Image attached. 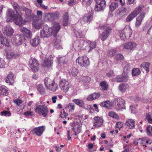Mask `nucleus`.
Returning <instances> with one entry per match:
<instances>
[{
  "label": "nucleus",
  "mask_w": 152,
  "mask_h": 152,
  "mask_svg": "<svg viewBox=\"0 0 152 152\" xmlns=\"http://www.w3.org/2000/svg\"><path fill=\"white\" fill-rule=\"evenodd\" d=\"M95 42L88 41L87 42L82 39L76 40L73 43V46L76 50H85L88 52H91L92 50L96 47Z\"/></svg>",
  "instance_id": "f03ea898"
},
{
  "label": "nucleus",
  "mask_w": 152,
  "mask_h": 152,
  "mask_svg": "<svg viewBox=\"0 0 152 152\" xmlns=\"http://www.w3.org/2000/svg\"><path fill=\"white\" fill-rule=\"evenodd\" d=\"M70 73L73 76H75L77 75L78 72V70L77 68L75 67H72L69 71Z\"/></svg>",
  "instance_id": "a19ab883"
},
{
  "label": "nucleus",
  "mask_w": 152,
  "mask_h": 152,
  "mask_svg": "<svg viewBox=\"0 0 152 152\" xmlns=\"http://www.w3.org/2000/svg\"><path fill=\"white\" fill-rule=\"evenodd\" d=\"M40 39L39 37L36 36L30 41V43L33 46H36L39 43Z\"/></svg>",
  "instance_id": "cd10ccee"
},
{
  "label": "nucleus",
  "mask_w": 152,
  "mask_h": 152,
  "mask_svg": "<svg viewBox=\"0 0 152 152\" xmlns=\"http://www.w3.org/2000/svg\"><path fill=\"white\" fill-rule=\"evenodd\" d=\"M148 138L147 137H144L142 138H139L138 139L139 142L140 144H142L143 146H146V145L145 144L146 143V142H147Z\"/></svg>",
  "instance_id": "8fccbe9b"
},
{
  "label": "nucleus",
  "mask_w": 152,
  "mask_h": 152,
  "mask_svg": "<svg viewBox=\"0 0 152 152\" xmlns=\"http://www.w3.org/2000/svg\"><path fill=\"white\" fill-rule=\"evenodd\" d=\"M100 96V94L99 93H94L89 95L87 98V99L88 101H92L93 100L98 99Z\"/></svg>",
  "instance_id": "c85d7f7f"
},
{
  "label": "nucleus",
  "mask_w": 152,
  "mask_h": 152,
  "mask_svg": "<svg viewBox=\"0 0 152 152\" xmlns=\"http://www.w3.org/2000/svg\"><path fill=\"white\" fill-rule=\"evenodd\" d=\"M28 65L33 72H36L38 71L39 64L38 61L35 59L31 58L29 61Z\"/></svg>",
  "instance_id": "6e6552de"
},
{
  "label": "nucleus",
  "mask_w": 152,
  "mask_h": 152,
  "mask_svg": "<svg viewBox=\"0 0 152 152\" xmlns=\"http://www.w3.org/2000/svg\"><path fill=\"white\" fill-rule=\"evenodd\" d=\"M45 129V126H42L35 128L32 131V132L34 134H36L38 136H40L42 134Z\"/></svg>",
  "instance_id": "4468645a"
},
{
  "label": "nucleus",
  "mask_w": 152,
  "mask_h": 152,
  "mask_svg": "<svg viewBox=\"0 0 152 152\" xmlns=\"http://www.w3.org/2000/svg\"><path fill=\"white\" fill-rule=\"evenodd\" d=\"M24 114L26 116H32L34 115V113L33 112L30 111L29 110L26 111L24 113Z\"/></svg>",
  "instance_id": "0e129e2a"
},
{
  "label": "nucleus",
  "mask_w": 152,
  "mask_h": 152,
  "mask_svg": "<svg viewBox=\"0 0 152 152\" xmlns=\"http://www.w3.org/2000/svg\"><path fill=\"white\" fill-rule=\"evenodd\" d=\"M69 85L68 82L65 80H61L59 83V87L65 93L67 92L69 88Z\"/></svg>",
  "instance_id": "f8f14e48"
},
{
  "label": "nucleus",
  "mask_w": 152,
  "mask_h": 152,
  "mask_svg": "<svg viewBox=\"0 0 152 152\" xmlns=\"http://www.w3.org/2000/svg\"><path fill=\"white\" fill-rule=\"evenodd\" d=\"M72 101L79 106L84 108V103L83 100L78 99H73Z\"/></svg>",
  "instance_id": "c756f323"
},
{
  "label": "nucleus",
  "mask_w": 152,
  "mask_h": 152,
  "mask_svg": "<svg viewBox=\"0 0 152 152\" xmlns=\"http://www.w3.org/2000/svg\"><path fill=\"white\" fill-rule=\"evenodd\" d=\"M72 130L75 132V135L80 133L81 131L80 128L78 126H74Z\"/></svg>",
  "instance_id": "de8ad7c7"
},
{
  "label": "nucleus",
  "mask_w": 152,
  "mask_h": 152,
  "mask_svg": "<svg viewBox=\"0 0 152 152\" xmlns=\"http://www.w3.org/2000/svg\"><path fill=\"white\" fill-rule=\"evenodd\" d=\"M142 9V7L138 6V7H136L134 11L133 12L135 14H136L137 15L139 13H140Z\"/></svg>",
  "instance_id": "4d7b16f0"
},
{
  "label": "nucleus",
  "mask_w": 152,
  "mask_h": 152,
  "mask_svg": "<svg viewBox=\"0 0 152 152\" xmlns=\"http://www.w3.org/2000/svg\"><path fill=\"white\" fill-rule=\"evenodd\" d=\"M75 33L77 37H82L83 36L82 32L81 31H75Z\"/></svg>",
  "instance_id": "e2e57ef3"
},
{
  "label": "nucleus",
  "mask_w": 152,
  "mask_h": 152,
  "mask_svg": "<svg viewBox=\"0 0 152 152\" xmlns=\"http://www.w3.org/2000/svg\"><path fill=\"white\" fill-rule=\"evenodd\" d=\"M35 111L44 117L46 116L48 112L47 106L45 104L38 105L35 109Z\"/></svg>",
  "instance_id": "39448f33"
},
{
  "label": "nucleus",
  "mask_w": 152,
  "mask_h": 152,
  "mask_svg": "<svg viewBox=\"0 0 152 152\" xmlns=\"http://www.w3.org/2000/svg\"><path fill=\"white\" fill-rule=\"evenodd\" d=\"M68 114L66 113L64 109L62 110L60 112V116L61 118H64Z\"/></svg>",
  "instance_id": "052dcab7"
},
{
  "label": "nucleus",
  "mask_w": 152,
  "mask_h": 152,
  "mask_svg": "<svg viewBox=\"0 0 152 152\" xmlns=\"http://www.w3.org/2000/svg\"><path fill=\"white\" fill-rule=\"evenodd\" d=\"M96 4L95 7L96 11H101L103 10L105 6V1L104 0H95Z\"/></svg>",
  "instance_id": "9b49d317"
},
{
  "label": "nucleus",
  "mask_w": 152,
  "mask_h": 152,
  "mask_svg": "<svg viewBox=\"0 0 152 152\" xmlns=\"http://www.w3.org/2000/svg\"><path fill=\"white\" fill-rule=\"evenodd\" d=\"M2 31L3 33L8 36H11L14 33L13 29L9 25L4 26L3 28Z\"/></svg>",
  "instance_id": "2eb2a0df"
},
{
  "label": "nucleus",
  "mask_w": 152,
  "mask_h": 152,
  "mask_svg": "<svg viewBox=\"0 0 152 152\" xmlns=\"http://www.w3.org/2000/svg\"><path fill=\"white\" fill-rule=\"evenodd\" d=\"M76 62L79 65L82 66L86 67L90 64V62L88 57L83 56L78 57L76 60Z\"/></svg>",
  "instance_id": "20e7f679"
},
{
  "label": "nucleus",
  "mask_w": 152,
  "mask_h": 152,
  "mask_svg": "<svg viewBox=\"0 0 152 152\" xmlns=\"http://www.w3.org/2000/svg\"><path fill=\"white\" fill-rule=\"evenodd\" d=\"M146 132L147 134L150 136H152V126L149 125L146 128Z\"/></svg>",
  "instance_id": "a18cd8bd"
},
{
  "label": "nucleus",
  "mask_w": 152,
  "mask_h": 152,
  "mask_svg": "<svg viewBox=\"0 0 152 152\" xmlns=\"http://www.w3.org/2000/svg\"><path fill=\"white\" fill-rule=\"evenodd\" d=\"M91 78L88 76L83 77L81 78V80L84 83H88L91 81Z\"/></svg>",
  "instance_id": "864d4df0"
},
{
  "label": "nucleus",
  "mask_w": 152,
  "mask_h": 152,
  "mask_svg": "<svg viewBox=\"0 0 152 152\" xmlns=\"http://www.w3.org/2000/svg\"><path fill=\"white\" fill-rule=\"evenodd\" d=\"M116 51L113 49L109 50L107 52V55L109 56H113L116 53Z\"/></svg>",
  "instance_id": "13d9d810"
},
{
  "label": "nucleus",
  "mask_w": 152,
  "mask_h": 152,
  "mask_svg": "<svg viewBox=\"0 0 152 152\" xmlns=\"http://www.w3.org/2000/svg\"><path fill=\"white\" fill-rule=\"evenodd\" d=\"M137 15L136 14L133 12L130 13L126 18V20L127 22H129L132 20Z\"/></svg>",
  "instance_id": "e433bc0d"
},
{
  "label": "nucleus",
  "mask_w": 152,
  "mask_h": 152,
  "mask_svg": "<svg viewBox=\"0 0 152 152\" xmlns=\"http://www.w3.org/2000/svg\"><path fill=\"white\" fill-rule=\"evenodd\" d=\"M12 4L16 13H19L22 15L21 10H22L21 9V7H20L17 3L13 2L11 3Z\"/></svg>",
  "instance_id": "393cba45"
},
{
  "label": "nucleus",
  "mask_w": 152,
  "mask_h": 152,
  "mask_svg": "<svg viewBox=\"0 0 152 152\" xmlns=\"http://www.w3.org/2000/svg\"><path fill=\"white\" fill-rule=\"evenodd\" d=\"M128 75L127 74L123 76H117L115 78V80L118 82H121L123 81H127Z\"/></svg>",
  "instance_id": "a878e982"
},
{
  "label": "nucleus",
  "mask_w": 152,
  "mask_h": 152,
  "mask_svg": "<svg viewBox=\"0 0 152 152\" xmlns=\"http://www.w3.org/2000/svg\"><path fill=\"white\" fill-rule=\"evenodd\" d=\"M14 80L13 74L12 72H10L6 78L5 81L10 85H12L14 81Z\"/></svg>",
  "instance_id": "412c9836"
},
{
  "label": "nucleus",
  "mask_w": 152,
  "mask_h": 152,
  "mask_svg": "<svg viewBox=\"0 0 152 152\" xmlns=\"http://www.w3.org/2000/svg\"><path fill=\"white\" fill-rule=\"evenodd\" d=\"M53 81L48 78H45L44 80V82L46 88H47Z\"/></svg>",
  "instance_id": "58836bf2"
},
{
  "label": "nucleus",
  "mask_w": 152,
  "mask_h": 152,
  "mask_svg": "<svg viewBox=\"0 0 152 152\" xmlns=\"http://www.w3.org/2000/svg\"><path fill=\"white\" fill-rule=\"evenodd\" d=\"M131 69V68L130 65L129 64H126L124 68L123 74V75H125V74L126 75L128 74Z\"/></svg>",
  "instance_id": "ea45409f"
},
{
  "label": "nucleus",
  "mask_w": 152,
  "mask_h": 152,
  "mask_svg": "<svg viewBox=\"0 0 152 152\" xmlns=\"http://www.w3.org/2000/svg\"><path fill=\"white\" fill-rule=\"evenodd\" d=\"M1 115L2 116H9L11 115V113L9 111H4L1 112Z\"/></svg>",
  "instance_id": "bf43d9fd"
},
{
  "label": "nucleus",
  "mask_w": 152,
  "mask_h": 152,
  "mask_svg": "<svg viewBox=\"0 0 152 152\" xmlns=\"http://www.w3.org/2000/svg\"><path fill=\"white\" fill-rule=\"evenodd\" d=\"M45 18L46 19L50 21L53 20L51 13L46 14L45 15Z\"/></svg>",
  "instance_id": "6e6d98bb"
},
{
  "label": "nucleus",
  "mask_w": 152,
  "mask_h": 152,
  "mask_svg": "<svg viewBox=\"0 0 152 152\" xmlns=\"http://www.w3.org/2000/svg\"><path fill=\"white\" fill-rule=\"evenodd\" d=\"M101 88L102 90H107L108 88V85L106 82L103 81L100 84Z\"/></svg>",
  "instance_id": "79ce46f5"
},
{
  "label": "nucleus",
  "mask_w": 152,
  "mask_h": 152,
  "mask_svg": "<svg viewBox=\"0 0 152 152\" xmlns=\"http://www.w3.org/2000/svg\"><path fill=\"white\" fill-rule=\"evenodd\" d=\"M128 86L126 84H120L118 86L119 90L121 92H124L128 88Z\"/></svg>",
  "instance_id": "c9c22d12"
},
{
  "label": "nucleus",
  "mask_w": 152,
  "mask_h": 152,
  "mask_svg": "<svg viewBox=\"0 0 152 152\" xmlns=\"http://www.w3.org/2000/svg\"><path fill=\"white\" fill-rule=\"evenodd\" d=\"M65 108L69 110V111H72L74 110L75 106L73 103H69L66 105Z\"/></svg>",
  "instance_id": "49530a36"
},
{
  "label": "nucleus",
  "mask_w": 152,
  "mask_h": 152,
  "mask_svg": "<svg viewBox=\"0 0 152 152\" xmlns=\"http://www.w3.org/2000/svg\"><path fill=\"white\" fill-rule=\"evenodd\" d=\"M135 121L132 119H128L126 120L125 124L128 128L132 129L135 127Z\"/></svg>",
  "instance_id": "4be33fe9"
},
{
  "label": "nucleus",
  "mask_w": 152,
  "mask_h": 152,
  "mask_svg": "<svg viewBox=\"0 0 152 152\" xmlns=\"http://www.w3.org/2000/svg\"><path fill=\"white\" fill-rule=\"evenodd\" d=\"M60 28V26L58 23L55 22L53 23V26L51 28H50V29L53 32L54 37H56V34L59 31Z\"/></svg>",
  "instance_id": "a211bd4d"
},
{
  "label": "nucleus",
  "mask_w": 152,
  "mask_h": 152,
  "mask_svg": "<svg viewBox=\"0 0 152 152\" xmlns=\"http://www.w3.org/2000/svg\"><path fill=\"white\" fill-rule=\"evenodd\" d=\"M103 120L102 118L98 116H95L93 121L94 126L95 127H100L103 124Z\"/></svg>",
  "instance_id": "dca6fc26"
},
{
  "label": "nucleus",
  "mask_w": 152,
  "mask_h": 152,
  "mask_svg": "<svg viewBox=\"0 0 152 152\" xmlns=\"http://www.w3.org/2000/svg\"><path fill=\"white\" fill-rule=\"evenodd\" d=\"M108 115L110 117L113 118L117 119H118L119 118L118 116L114 112H109L108 113Z\"/></svg>",
  "instance_id": "5fc2aeb1"
},
{
  "label": "nucleus",
  "mask_w": 152,
  "mask_h": 152,
  "mask_svg": "<svg viewBox=\"0 0 152 152\" xmlns=\"http://www.w3.org/2000/svg\"><path fill=\"white\" fill-rule=\"evenodd\" d=\"M150 64L149 62L144 63L140 65L142 70H145L147 73L149 71Z\"/></svg>",
  "instance_id": "bb28decb"
},
{
  "label": "nucleus",
  "mask_w": 152,
  "mask_h": 152,
  "mask_svg": "<svg viewBox=\"0 0 152 152\" xmlns=\"http://www.w3.org/2000/svg\"><path fill=\"white\" fill-rule=\"evenodd\" d=\"M120 37L121 40H125L127 38L131 37L132 31L130 26H126L123 30L120 31Z\"/></svg>",
  "instance_id": "7ed1b4c3"
},
{
  "label": "nucleus",
  "mask_w": 152,
  "mask_h": 152,
  "mask_svg": "<svg viewBox=\"0 0 152 152\" xmlns=\"http://www.w3.org/2000/svg\"><path fill=\"white\" fill-rule=\"evenodd\" d=\"M5 63L4 60L0 58V68H3L4 67Z\"/></svg>",
  "instance_id": "338daca9"
},
{
  "label": "nucleus",
  "mask_w": 152,
  "mask_h": 152,
  "mask_svg": "<svg viewBox=\"0 0 152 152\" xmlns=\"http://www.w3.org/2000/svg\"><path fill=\"white\" fill-rule=\"evenodd\" d=\"M40 33L42 38L48 37L53 34L50 28L46 25L44 26L43 29L40 31Z\"/></svg>",
  "instance_id": "0eeeda50"
},
{
  "label": "nucleus",
  "mask_w": 152,
  "mask_h": 152,
  "mask_svg": "<svg viewBox=\"0 0 152 152\" xmlns=\"http://www.w3.org/2000/svg\"><path fill=\"white\" fill-rule=\"evenodd\" d=\"M93 14L91 13H88L85 14L80 19V22L82 24L89 23L93 19Z\"/></svg>",
  "instance_id": "1a4fd4ad"
},
{
  "label": "nucleus",
  "mask_w": 152,
  "mask_h": 152,
  "mask_svg": "<svg viewBox=\"0 0 152 152\" xmlns=\"http://www.w3.org/2000/svg\"><path fill=\"white\" fill-rule=\"evenodd\" d=\"M61 41L60 39H55L54 40L53 46L54 47L58 49H60L62 48L61 45Z\"/></svg>",
  "instance_id": "72a5a7b5"
},
{
  "label": "nucleus",
  "mask_w": 152,
  "mask_h": 152,
  "mask_svg": "<svg viewBox=\"0 0 152 152\" xmlns=\"http://www.w3.org/2000/svg\"><path fill=\"white\" fill-rule=\"evenodd\" d=\"M20 31L26 37L28 38H31L32 36L31 31L25 27L21 28L20 29Z\"/></svg>",
  "instance_id": "6ab92c4d"
},
{
  "label": "nucleus",
  "mask_w": 152,
  "mask_h": 152,
  "mask_svg": "<svg viewBox=\"0 0 152 152\" xmlns=\"http://www.w3.org/2000/svg\"><path fill=\"white\" fill-rule=\"evenodd\" d=\"M137 44L134 42H129L125 43L124 45V48L127 50H134Z\"/></svg>",
  "instance_id": "f3484780"
},
{
  "label": "nucleus",
  "mask_w": 152,
  "mask_h": 152,
  "mask_svg": "<svg viewBox=\"0 0 152 152\" xmlns=\"http://www.w3.org/2000/svg\"><path fill=\"white\" fill-rule=\"evenodd\" d=\"M32 25L34 28L36 29H39L42 27L43 23L41 22L34 20L33 21Z\"/></svg>",
  "instance_id": "7c9ffc66"
},
{
  "label": "nucleus",
  "mask_w": 152,
  "mask_h": 152,
  "mask_svg": "<svg viewBox=\"0 0 152 152\" xmlns=\"http://www.w3.org/2000/svg\"><path fill=\"white\" fill-rule=\"evenodd\" d=\"M20 8L25 13L24 19H23L21 14L18 13H17L16 15L15 14L14 12L12 10L8 9L6 12L7 22H12L13 21L16 24L20 26L25 25L27 22L33 19L36 17L35 15L32 13L31 9H29L23 6H21Z\"/></svg>",
  "instance_id": "f257e3e1"
},
{
  "label": "nucleus",
  "mask_w": 152,
  "mask_h": 152,
  "mask_svg": "<svg viewBox=\"0 0 152 152\" xmlns=\"http://www.w3.org/2000/svg\"><path fill=\"white\" fill-rule=\"evenodd\" d=\"M99 28L104 30L100 36V38L102 41L106 39L110 33L111 28L106 25H103L99 26Z\"/></svg>",
  "instance_id": "423d86ee"
},
{
  "label": "nucleus",
  "mask_w": 152,
  "mask_h": 152,
  "mask_svg": "<svg viewBox=\"0 0 152 152\" xmlns=\"http://www.w3.org/2000/svg\"><path fill=\"white\" fill-rule=\"evenodd\" d=\"M23 39V37L22 36L17 34L12 37L11 41L13 45L18 46L21 44Z\"/></svg>",
  "instance_id": "9d476101"
},
{
  "label": "nucleus",
  "mask_w": 152,
  "mask_h": 152,
  "mask_svg": "<svg viewBox=\"0 0 152 152\" xmlns=\"http://www.w3.org/2000/svg\"><path fill=\"white\" fill-rule=\"evenodd\" d=\"M91 0H82V3L83 6L87 7L91 4Z\"/></svg>",
  "instance_id": "3c124183"
},
{
  "label": "nucleus",
  "mask_w": 152,
  "mask_h": 152,
  "mask_svg": "<svg viewBox=\"0 0 152 152\" xmlns=\"http://www.w3.org/2000/svg\"><path fill=\"white\" fill-rule=\"evenodd\" d=\"M118 6V4L116 2H112L109 5V8L110 11L112 12Z\"/></svg>",
  "instance_id": "4c0bfd02"
},
{
  "label": "nucleus",
  "mask_w": 152,
  "mask_h": 152,
  "mask_svg": "<svg viewBox=\"0 0 152 152\" xmlns=\"http://www.w3.org/2000/svg\"><path fill=\"white\" fill-rule=\"evenodd\" d=\"M52 17L53 20L58 17L59 15V12L58 11L55 12L51 13Z\"/></svg>",
  "instance_id": "680f3d73"
},
{
  "label": "nucleus",
  "mask_w": 152,
  "mask_h": 152,
  "mask_svg": "<svg viewBox=\"0 0 152 152\" xmlns=\"http://www.w3.org/2000/svg\"><path fill=\"white\" fill-rule=\"evenodd\" d=\"M52 63V61L50 58H48L47 59L45 58L44 60V62L43 64V66H49L51 65Z\"/></svg>",
  "instance_id": "37998d69"
},
{
  "label": "nucleus",
  "mask_w": 152,
  "mask_h": 152,
  "mask_svg": "<svg viewBox=\"0 0 152 152\" xmlns=\"http://www.w3.org/2000/svg\"><path fill=\"white\" fill-rule=\"evenodd\" d=\"M140 73V70L139 68H134L132 70V75H139Z\"/></svg>",
  "instance_id": "603ef678"
},
{
  "label": "nucleus",
  "mask_w": 152,
  "mask_h": 152,
  "mask_svg": "<svg viewBox=\"0 0 152 152\" xmlns=\"http://www.w3.org/2000/svg\"><path fill=\"white\" fill-rule=\"evenodd\" d=\"M38 91L41 94H44L45 92V89L42 85H38L37 86Z\"/></svg>",
  "instance_id": "c03bdc74"
},
{
  "label": "nucleus",
  "mask_w": 152,
  "mask_h": 152,
  "mask_svg": "<svg viewBox=\"0 0 152 152\" xmlns=\"http://www.w3.org/2000/svg\"><path fill=\"white\" fill-rule=\"evenodd\" d=\"M124 58L123 55L120 54H117L116 56V59L118 60H121Z\"/></svg>",
  "instance_id": "774afa93"
},
{
  "label": "nucleus",
  "mask_w": 152,
  "mask_h": 152,
  "mask_svg": "<svg viewBox=\"0 0 152 152\" xmlns=\"http://www.w3.org/2000/svg\"><path fill=\"white\" fill-rule=\"evenodd\" d=\"M113 104V103L112 102H110L109 101H106L101 103L100 104V106L109 108L112 106Z\"/></svg>",
  "instance_id": "473e14b6"
},
{
  "label": "nucleus",
  "mask_w": 152,
  "mask_h": 152,
  "mask_svg": "<svg viewBox=\"0 0 152 152\" xmlns=\"http://www.w3.org/2000/svg\"><path fill=\"white\" fill-rule=\"evenodd\" d=\"M13 101L18 106H19L20 104L22 103V101L21 100L18 99H14L13 100Z\"/></svg>",
  "instance_id": "69168bd1"
},
{
  "label": "nucleus",
  "mask_w": 152,
  "mask_h": 152,
  "mask_svg": "<svg viewBox=\"0 0 152 152\" xmlns=\"http://www.w3.org/2000/svg\"><path fill=\"white\" fill-rule=\"evenodd\" d=\"M58 88V87L56 83L54 81L52 82L51 84L48 86L47 89L51 90L53 91H55Z\"/></svg>",
  "instance_id": "2f4dec72"
},
{
  "label": "nucleus",
  "mask_w": 152,
  "mask_h": 152,
  "mask_svg": "<svg viewBox=\"0 0 152 152\" xmlns=\"http://www.w3.org/2000/svg\"><path fill=\"white\" fill-rule=\"evenodd\" d=\"M145 16V14L144 13L140 14V16L136 18V20L135 24V26L137 28H138L141 25L142 20Z\"/></svg>",
  "instance_id": "aec40b11"
},
{
  "label": "nucleus",
  "mask_w": 152,
  "mask_h": 152,
  "mask_svg": "<svg viewBox=\"0 0 152 152\" xmlns=\"http://www.w3.org/2000/svg\"><path fill=\"white\" fill-rule=\"evenodd\" d=\"M69 22L68 15L67 13H65L64 15L63 20L62 24L63 26H66L68 25Z\"/></svg>",
  "instance_id": "f704fd0d"
},
{
  "label": "nucleus",
  "mask_w": 152,
  "mask_h": 152,
  "mask_svg": "<svg viewBox=\"0 0 152 152\" xmlns=\"http://www.w3.org/2000/svg\"><path fill=\"white\" fill-rule=\"evenodd\" d=\"M115 104L117 107L119 109H124L125 108L124 104L125 101L121 98H118L115 99Z\"/></svg>",
  "instance_id": "ddd939ff"
},
{
  "label": "nucleus",
  "mask_w": 152,
  "mask_h": 152,
  "mask_svg": "<svg viewBox=\"0 0 152 152\" xmlns=\"http://www.w3.org/2000/svg\"><path fill=\"white\" fill-rule=\"evenodd\" d=\"M8 95V89L5 86L2 85L0 87V96L3 95L7 96Z\"/></svg>",
  "instance_id": "b1692460"
},
{
  "label": "nucleus",
  "mask_w": 152,
  "mask_h": 152,
  "mask_svg": "<svg viewBox=\"0 0 152 152\" xmlns=\"http://www.w3.org/2000/svg\"><path fill=\"white\" fill-rule=\"evenodd\" d=\"M1 43L7 47H10L9 41L7 38H4L1 42Z\"/></svg>",
  "instance_id": "09e8293b"
},
{
  "label": "nucleus",
  "mask_w": 152,
  "mask_h": 152,
  "mask_svg": "<svg viewBox=\"0 0 152 152\" xmlns=\"http://www.w3.org/2000/svg\"><path fill=\"white\" fill-rule=\"evenodd\" d=\"M19 56V55L18 53L15 52H10L7 53L6 57L8 59H11L15 58Z\"/></svg>",
  "instance_id": "5701e85b"
}]
</instances>
